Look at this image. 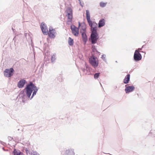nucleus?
<instances>
[{
	"mask_svg": "<svg viewBox=\"0 0 155 155\" xmlns=\"http://www.w3.org/2000/svg\"><path fill=\"white\" fill-rule=\"evenodd\" d=\"M26 89V94L28 98H30L33 91H34L31 99L33 97L34 95H36L38 91V89L31 82H30L29 84L27 85Z\"/></svg>",
	"mask_w": 155,
	"mask_h": 155,
	"instance_id": "f257e3e1",
	"label": "nucleus"
},
{
	"mask_svg": "<svg viewBox=\"0 0 155 155\" xmlns=\"http://www.w3.org/2000/svg\"><path fill=\"white\" fill-rule=\"evenodd\" d=\"M86 18L87 22L91 27L92 32H97V24L96 23L92 22L90 20V14L88 10H86Z\"/></svg>",
	"mask_w": 155,
	"mask_h": 155,
	"instance_id": "f03ea898",
	"label": "nucleus"
},
{
	"mask_svg": "<svg viewBox=\"0 0 155 155\" xmlns=\"http://www.w3.org/2000/svg\"><path fill=\"white\" fill-rule=\"evenodd\" d=\"M66 16L68 18V22H71L73 18V11L70 7L67 8L66 11Z\"/></svg>",
	"mask_w": 155,
	"mask_h": 155,
	"instance_id": "7ed1b4c3",
	"label": "nucleus"
},
{
	"mask_svg": "<svg viewBox=\"0 0 155 155\" xmlns=\"http://www.w3.org/2000/svg\"><path fill=\"white\" fill-rule=\"evenodd\" d=\"M90 63L94 68L96 67L98 65V60L97 58L94 56H92L89 58Z\"/></svg>",
	"mask_w": 155,
	"mask_h": 155,
	"instance_id": "20e7f679",
	"label": "nucleus"
},
{
	"mask_svg": "<svg viewBox=\"0 0 155 155\" xmlns=\"http://www.w3.org/2000/svg\"><path fill=\"white\" fill-rule=\"evenodd\" d=\"M47 34L49 37L54 38L55 37L57 33L54 29H53L52 28H50L49 31L48 32Z\"/></svg>",
	"mask_w": 155,
	"mask_h": 155,
	"instance_id": "39448f33",
	"label": "nucleus"
},
{
	"mask_svg": "<svg viewBox=\"0 0 155 155\" xmlns=\"http://www.w3.org/2000/svg\"><path fill=\"white\" fill-rule=\"evenodd\" d=\"M14 70L12 68L9 69H6L4 71V75L7 77H9L13 75Z\"/></svg>",
	"mask_w": 155,
	"mask_h": 155,
	"instance_id": "423d86ee",
	"label": "nucleus"
},
{
	"mask_svg": "<svg viewBox=\"0 0 155 155\" xmlns=\"http://www.w3.org/2000/svg\"><path fill=\"white\" fill-rule=\"evenodd\" d=\"M98 38V34L97 32H92L91 35V42L92 44L96 43L97 40Z\"/></svg>",
	"mask_w": 155,
	"mask_h": 155,
	"instance_id": "0eeeda50",
	"label": "nucleus"
},
{
	"mask_svg": "<svg viewBox=\"0 0 155 155\" xmlns=\"http://www.w3.org/2000/svg\"><path fill=\"white\" fill-rule=\"evenodd\" d=\"M134 59L136 61H138L141 60L142 56L138 50H136L134 56Z\"/></svg>",
	"mask_w": 155,
	"mask_h": 155,
	"instance_id": "6e6552de",
	"label": "nucleus"
},
{
	"mask_svg": "<svg viewBox=\"0 0 155 155\" xmlns=\"http://www.w3.org/2000/svg\"><path fill=\"white\" fill-rule=\"evenodd\" d=\"M40 26L43 33L45 35H47L48 30L46 25L44 23H42Z\"/></svg>",
	"mask_w": 155,
	"mask_h": 155,
	"instance_id": "1a4fd4ad",
	"label": "nucleus"
},
{
	"mask_svg": "<svg viewBox=\"0 0 155 155\" xmlns=\"http://www.w3.org/2000/svg\"><path fill=\"white\" fill-rule=\"evenodd\" d=\"M71 29L73 35L75 36H78L79 34L78 28L73 25L71 26Z\"/></svg>",
	"mask_w": 155,
	"mask_h": 155,
	"instance_id": "9d476101",
	"label": "nucleus"
},
{
	"mask_svg": "<svg viewBox=\"0 0 155 155\" xmlns=\"http://www.w3.org/2000/svg\"><path fill=\"white\" fill-rule=\"evenodd\" d=\"M26 82V81L24 79L20 80L18 83V87L19 88L23 87Z\"/></svg>",
	"mask_w": 155,
	"mask_h": 155,
	"instance_id": "9b49d317",
	"label": "nucleus"
},
{
	"mask_svg": "<svg viewBox=\"0 0 155 155\" xmlns=\"http://www.w3.org/2000/svg\"><path fill=\"white\" fill-rule=\"evenodd\" d=\"M135 89L134 86H128L126 87L125 89V91L127 93L132 91Z\"/></svg>",
	"mask_w": 155,
	"mask_h": 155,
	"instance_id": "f8f14e48",
	"label": "nucleus"
},
{
	"mask_svg": "<svg viewBox=\"0 0 155 155\" xmlns=\"http://www.w3.org/2000/svg\"><path fill=\"white\" fill-rule=\"evenodd\" d=\"M105 24V20L104 18H102L99 21L98 24L99 27H101L104 26Z\"/></svg>",
	"mask_w": 155,
	"mask_h": 155,
	"instance_id": "ddd939ff",
	"label": "nucleus"
},
{
	"mask_svg": "<svg viewBox=\"0 0 155 155\" xmlns=\"http://www.w3.org/2000/svg\"><path fill=\"white\" fill-rule=\"evenodd\" d=\"M81 35L83 40L84 42L85 43L87 40V38L86 34L84 31L82 33Z\"/></svg>",
	"mask_w": 155,
	"mask_h": 155,
	"instance_id": "4468645a",
	"label": "nucleus"
},
{
	"mask_svg": "<svg viewBox=\"0 0 155 155\" xmlns=\"http://www.w3.org/2000/svg\"><path fill=\"white\" fill-rule=\"evenodd\" d=\"M130 77V74H127L124 80V84H127L128 83Z\"/></svg>",
	"mask_w": 155,
	"mask_h": 155,
	"instance_id": "2eb2a0df",
	"label": "nucleus"
},
{
	"mask_svg": "<svg viewBox=\"0 0 155 155\" xmlns=\"http://www.w3.org/2000/svg\"><path fill=\"white\" fill-rule=\"evenodd\" d=\"M14 155H24L23 154L18 150H15L14 151Z\"/></svg>",
	"mask_w": 155,
	"mask_h": 155,
	"instance_id": "dca6fc26",
	"label": "nucleus"
},
{
	"mask_svg": "<svg viewBox=\"0 0 155 155\" xmlns=\"http://www.w3.org/2000/svg\"><path fill=\"white\" fill-rule=\"evenodd\" d=\"M68 44L70 46H72L74 44V41L71 38L69 37L68 40Z\"/></svg>",
	"mask_w": 155,
	"mask_h": 155,
	"instance_id": "f3484780",
	"label": "nucleus"
},
{
	"mask_svg": "<svg viewBox=\"0 0 155 155\" xmlns=\"http://www.w3.org/2000/svg\"><path fill=\"white\" fill-rule=\"evenodd\" d=\"M107 3H104L103 2H101L100 3V6L101 7H105L107 4Z\"/></svg>",
	"mask_w": 155,
	"mask_h": 155,
	"instance_id": "a211bd4d",
	"label": "nucleus"
},
{
	"mask_svg": "<svg viewBox=\"0 0 155 155\" xmlns=\"http://www.w3.org/2000/svg\"><path fill=\"white\" fill-rule=\"evenodd\" d=\"M100 73H95L94 75V78L95 79H97L98 77L100 74Z\"/></svg>",
	"mask_w": 155,
	"mask_h": 155,
	"instance_id": "6ab92c4d",
	"label": "nucleus"
},
{
	"mask_svg": "<svg viewBox=\"0 0 155 155\" xmlns=\"http://www.w3.org/2000/svg\"><path fill=\"white\" fill-rule=\"evenodd\" d=\"M56 59L55 58V55H53L52 56L51 58V61L52 62L54 61Z\"/></svg>",
	"mask_w": 155,
	"mask_h": 155,
	"instance_id": "aec40b11",
	"label": "nucleus"
},
{
	"mask_svg": "<svg viewBox=\"0 0 155 155\" xmlns=\"http://www.w3.org/2000/svg\"><path fill=\"white\" fill-rule=\"evenodd\" d=\"M31 155H39L37 152L34 151L32 152L31 153Z\"/></svg>",
	"mask_w": 155,
	"mask_h": 155,
	"instance_id": "412c9836",
	"label": "nucleus"
},
{
	"mask_svg": "<svg viewBox=\"0 0 155 155\" xmlns=\"http://www.w3.org/2000/svg\"><path fill=\"white\" fill-rule=\"evenodd\" d=\"M26 151V153L28 154V153L29 152L28 150H25Z\"/></svg>",
	"mask_w": 155,
	"mask_h": 155,
	"instance_id": "4be33fe9",
	"label": "nucleus"
},
{
	"mask_svg": "<svg viewBox=\"0 0 155 155\" xmlns=\"http://www.w3.org/2000/svg\"><path fill=\"white\" fill-rule=\"evenodd\" d=\"M141 48H139L138 49V51H139L140 50H141Z\"/></svg>",
	"mask_w": 155,
	"mask_h": 155,
	"instance_id": "5701e85b",
	"label": "nucleus"
},
{
	"mask_svg": "<svg viewBox=\"0 0 155 155\" xmlns=\"http://www.w3.org/2000/svg\"><path fill=\"white\" fill-rule=\"evenodd\" d=\"M69 151V150H67V152H68Z\"/></svg>",
	"mask_w": 155,
	"mask_h": 155,
	"instance_id": "b1692460",
	"label": "nucleus"
}]
</instances>
